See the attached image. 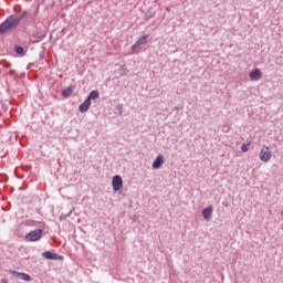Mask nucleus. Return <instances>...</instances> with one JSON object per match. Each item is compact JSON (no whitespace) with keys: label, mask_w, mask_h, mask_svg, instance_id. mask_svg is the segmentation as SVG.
Wrapping results in <instances>:
<instances>
[{"label":"nucleus","mask_w":283,"mask_h":283,"mask_svg":"<svg viewBox=\"0 0 283 283\" xmlns=\"http://www.w3.org/2000/svg\"><path fill=\"white\" fill-rule=\"evenodd\" d=\"M11 274L14 277H19V280H23L24 282H30L32 280V276H30L28 273L11 271Z\"/></svg>","instance_id":"5"},{"label":"nucleus","mask_w":283,"mask_h":283,"mask_svg":"<svg viewBox=\"0 0 283 283\" xmlns=\"http://www.w3.org/2000/svg\"><path fill=\"white\" fill-rule=\"evenodd\" d=\"M112 187L114 191H120L123 189V177L120 175L113 177Z\"/></svg>","instance_id":"4"},{"label":"nucleus","mask_w":283,"mask_h":283,"mask_svg":"<svg viewBox=\"0 0 283 283\" xmlns=\"http://www.w3.org/2000/svg\"><path fill=\"white\" fill-rule=\"evenodd\" d=\"M249 76L250 81H260V78H262V71H260V69H254L250 72Z\"/></svg>","instance_id":"8"},{"label":"nucleus","mask_w":283,"mask_h":283,"mask_svg":"<svg viewBox=\"0 0 283 283\" xmlns=\"http://www.w3.org/2000/svg\"><path fill=\"white\" fill-rule=\"evenodd\" d=\"M147 39H148L147 35L140 36V38L135 42V44L132 46V50H136L137 48H140V45L147 44Z\"/></svg>","instance_id":"10"},{"label":"nucleus","mask_w":283,"mask_h":283,"mask_svg":"<svg viewBox=\"0 0 283 283\" xmlns=\"http://www.w3.org/2000/svg\"><path fill=\"white\" fill-rule=\"evenodd\" d=\"M42 235H43V230L36 229V230L29 232L25 235V240H27V242H39V240H41Z\"/></svg>","instance_id":"3"},{"label":"nucleus","mask_w":283,"mask_h":283,"mask_svg":"<svg viewBox=\"0 0 283 283\" xmlns=\"http://www.w3.org/2000/svg\"><path fill=\"white\" fill-rule=\"evenodd\" d=\"M98 96H99V93H98V91H92L90 94H88V96H87V101H94L95 98H98Z\"/></svg>","instance_id":"12"},{"label":"nucleus","mask_w":283,"mask_h":283,"mask_svg":"<svg viewBox=\"0 0 283 283\" xmlns=\"http://www.w3.org/2000/svg\"><path fill=\"white\" fill-rule=\"evenodd\" d=\"M72 92H74V91L72 90V87H67L66 90H64V91L62 92V96H66V97L72 96Z\"/></svg>","instance_id":"13"},{"label":"nucleus","mask_w":283,"mask_h":283,"mask_svg":"<svg viewBox=\"0 0 283 283\" xmlns=\"http://www.w3.org/2000/svg\"><path fill=\"white\" fill-rule=\"evenodd\" d=\"M90 107H92V101L90 99H85L78 107L80 112H82V114H85V112H87L90 109Z\"/></svg>","instance_id":"11"},{"label":"nucleus","mask_w":283,"mask_h":283,"mask_svg":"<svg viewBox=\"0 0 283 283\" xmlns=\"http://www.w3.org/2000/svg\"><path fill=\"white\" fill-rule=\"evenodd\" d=\"M273 158V154L271 153V148L269 146L264 145L262 146L260 153H259V159L261 163H269Z\"/></svg>","instance_id":"2"},{"label":"nucleus","mask_w":283,"mask_h":283,"mask_svg":"<svg viewBox=\"0 0 283 283\" xmlns=\"http://www.w3.org/2000/svg\"><path fill=\"white\" fill-rule=\"evenodd\" d=\"M42 256L45 260H63V256L59 255L57 253L51 252V251L43 252Z\"/></svg>","instance_id":"6"},{"label":"nucleus","mask_w":283,"mask_h":283,"mask_svg":"<svg viewBox=\"0 0 283 283\" xmlns=\"http://www.w3.org/2000/svg\"><path fill=\"white\" fill-rule=\"evenodd\" d=\"M1 283H8V279H2Z\"/></svg>","instance_id":"16"},{"label":"nucleus","mask_w":283,"mask_h":283,"mask_svg":"<svg viewBox=\"0 0 283 283\" xmlns=\"http://www.w3.org/2000/svg\"><path fill=\"white\" fill-rule=\"evenodd\" d=\"M14 52H15V54H20L21 56H24V54H25L22 46H17L14 49Z\"/></svg>","instance_id":"14"},{"label":"nucleus","mask_w":283,"mask_h":283,"mask_svg":"<svg viewBox=\"0 0 283 283\" xmlns=\"http://www.w3.org/2000/svg\"><path fill=\"white\" fill-rule=\"evenodd\" d=\"M211 216H213V207L209 206L202 210V217L209 222L211 220Z\"/></svg>","instance_id":"9"},{"label":"nucleus","mask_w":283,"mask_h":283,"mask_svg":"<svg viewBox=\"0 0 283 283\" xmlns=\"http://www.w3.org/2000/svg\"><path fill=\"white\" fill-rule=\"evenodd\" d=\"M249 147H251V143L242 144L241 151H243V154H247V151H249Z\"/></svg>","instance_id":"15"},{"label":"nucleus","mask_w":283,"mask_h":283,"mask_svg":"<svg viewBox=\"0 0 283 283\" xmlns=\"http://www.w3.org/2000/svg\"><path fill=\"white\" fill-rule=\"evenodd\" d=\"M165 165V156L158 155L155 161L153 163V169H160Z\"/></svg>","instance_id":"7"},{"label":"nucleus","mask_w":283,"mask_h":283,"mask_svg":"<svg viewBox=\"0 0 283 283\" xmlns=\"http://www.w3.org/2000/svg\"><path fill=\"white\" fill-rule=\"evenodd\" d=\"M23 17H25V14L11 15L7 18L6 21L0 24V34H6V32H10L11 30H14V28H17L19 23H21Z\"/></svg>","instance_id":"1"}]
</instances>
